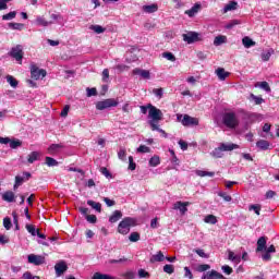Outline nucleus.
Returning a JSON list of instances; mask_svg holds the SVG:
<instances>
[{
  "mask_svg": "<svg viewBox=\"0 0 279 279\" xmlns=\"http://www.w3.org/2000/svg\"><path fill=\"white\" fill-rule=\"evenodd\" d=\"M259 88H263V90H266V93H271V87H269V83L267 82H260Z\"/></svg>",
  "mask_w": 279,
  "mask_h": 279,
  "instance_id": "53",
  "label": "nucleus"
},
{
  "mask_svg": "<svg viewBox=\"0 0 279 279\" xmlns=\"http://www.w3.org/2000/svg\"><path fill=\"white\" fill-rule=\"evenodd\" d=\"M163 271H165V274H169V276H171V274H173L175 271V267L171 264H166L163 266Z\"/></svg>",
  "mask_w": 279,
  "mask_h": 279,
  "instance_id": "42",
  "label": "nucleus"
},
{
  "mask_svg": "<svg viewBox=\"0 0 279 279\" xmlns=\"http://www.w3.org/2000/svg\"><path fill=\"white\" fill-rule=\"evenodd\" d=\"M222 123L227 128L234 130V128H236V125H239V118H236V113H234V112H227L222 117Z\"/></svg>",
  "mask_w": 279,
  "mask_h": 279,
  "instance_id": "2",
  "label": "nucleus"
},
{
  "mask_svg": "<svg viewBox=\"0 0 279 279\" xmlns=\"http://www.w3.org/2000/svg\"><path fill=\"white\" fill-rule=\"evenodd\" d=\"M129 241H131V243H136L137 241H141V234L138 232H132L129 236Z\"/></svg>",
  "mask_w": 279,
  "mask_h": 279,
  "instance_id": "39",
  "label": "nucleus"
},
{
  "mask_svg": "<svg viewBox=\"0 0 279 279\" xmlns=\"http://www.w3.org/2000/svg\"><path fill=\"white\" fill-rule=\"evenodd\" d=\"M149 151H151V148H149L148 146H145V145H141L137 148L138 154H149Z\"/></svg>",
  "mask_w": 279,
  "mask_h": 279,
  "instance_id": "51",
  "label": "nucleus"
},
{
  "mask_svg": "<svg viewBox=\"0 0 279 279\" xmlns=\"http://www.w3.org/2000/svg\"><path fill=\"white\" fill-rule=\"evenodd\" d=\"M12 19H16V11L9 12L2 16V21H12Z\"/></svg>",
  "mask_w": 279,
  "mask_h": 279,
  "instance_id": "47",
  "label": "nucleus"
},
{
  "mask_svg": "<svg viewBox=\"0 0 279 279\" xmlns=\"http://www.w3.org/2000/svg\"><path fill=\"white\" fill-rule=\"evenodd\" d=\"M160 165V157L155 155L149 159V166L150 167H158Z\"/></svg>",
  "mask_w": 279,
  "mask_h": 279,
  "instance_id": "36",
  "label": "nucleus"
},
{
  "mask_svg": "<svg viewBox=\"0 0 279 279\" xmlns=\"http://www.w3.org/2000/svg\"><path fill=\"white\" fill-rule=\"evenodd\" d=\"M218 195L219 197H222L225 202H232V196L228 195L226 192H219Z\"/></svg>",
  "mask_w": 279,
  "mask_h": 279,
  "instance_id": "55",
  "label": "nucleus"
},
{
  "mask_svg": "<svg viewBox=\"0 0 279 279\" xmlns=\"http://www.w3.org/2000/svg\"><path fill=\"white\" fill-rule=\"evenodd\" d=\"M22 279H40L39 276H33L32 272L26 271L23 274Z\"/></svg>",
  "mask_w": 279,
  "mask_h": 279,
  "instance_id": "57",
  "label": "nucleus"
},
{
  "mask_svg": "<svg viewBox=\"0 0 279 279\" xmlns=\"http://www.w3.org/2000/svg\"><path fill=\"white\" fill-rule=\"evenodd\" d=\"M35 24L39 27H49V25H52L53 22L46 21L43 16H37L35 20Z\"/></svg>",
  "mask_w": 279,
  "mask_h": 279,
  "instance_id": "17",
  "label": "nucleus"
},
{
  "mask_svg": "<svg viewBox=\"0 0 279 279\" xmlns=\"http://www.w3.org/2000/svg\"><path fill=\"white\" fill-rule=\"evenodd\" d=\"M92 279H117L110 275L101 274V272H95Z\"/></svg>",
  "mask_w": 279,
  "mask_h": 279,
  "instance_id": "32",
  "label": "nucleus"
},
{
  "mask_svg": "<svg viewBox=\"0 0 279 279\" xmlns=\"http://www.w3.org/2000/svg\"><path fill=\"white\" fill-rule=\"evenodd\" d=\"M177 120L179 123H182L184 128H191V125H199V120L197 118H193L189 114H177Z\"/></svg>",
  "mask_w": 279,
  "mask_h": 279,
  "instance_id": "3",
  "label": "nucleus"
},
{
  "mask_svg": "<svg viewBox=\"0 0 279 279\" xmlns=\"http://www.w3.org/2000/svg\"><path fill=\"white\" fill-rule=\"evenodd\" d=\"M251 98L253 99V101L255 102L256 106H260V104H265V99H263V97H260V96H256V95L252 94Z\"/></svg>",
  "mask_w": 279,
  "mask_h": 279,
  "instance_id": "44",
  "label": "nucleus"
},
{
  "mask_svg": "<svg viewBox=\"0 0 279 279\" xmlns=\"http://www.w3.org/2000/svg\"><path fill=\"white\" fill-rule=\"evenodd\" d=\"M28 263H31V265H43L45 258L40 255L31 254L28 255Z\"/></svg>",
  "mask_w": 279,
  "mask_h": 279,
  "instance_id": "12",
  "label": "nucleus"
},
{
  "mask_svg": "<svg viewBox=\"0 0 279 279\" xmlns=\"http://www.w3.org/2000/svg\"><path fill=\"white\" fill-rule=\"evenodd\" d=\"M134 226V219L126 217L121 220V222L118 225V232L119 234H130V230Z\"/></svg>",
  "mask_w": 279,
  "mask_h": 279,
  "instance_id": "4",
  "label": "nucleus"
},
{
  "mask_svg": "<svg viewBox=\"0 0 279 279\" xmlns=\"http://www.w3.org/2000/svg\"><path fill=\"white\" fill-rule=\"evenodd\" d=\"M125 156H126L125 148H120V150L118 151V158L120 160H125Z\"/></svg>",
  "mask_w": 279,
  "mask_h": 279,
  "instance_id": "63",
  "label": "nucleus"
},
{
  "mask_svg": "<svg viewBox=\"0 0 279 279\" xmlns=\"http://www.w3.org/2000/svg\"><path fill=\"white\" fill-rule=\"evenodd\" d=\"M36 160H40V153H39V151H32V153L27 156V162H28V165H34V162H36Z\"/></svg>",
  "mask_w": 279,
  "mask_h": 279,
  "instance_id": "19",
  "label": "nucleus"
},
{
  "mask_svg": "<svg viewBox=\"0 0 279 279\" xmlns=\"http://www.w3.org/2000/svg\"><path fill=\"white\" fill-rule=\"evenodd\" d=\"M122 278L134 279V278H136V272L129 270V271L122 274Z\"/></svg>",
  "mask_w": 279,
  "mask_h": 279,
  "instance_id": "49",
  "label": "nucleus"
},
{
  "mask_svg": "<svg viewBox=\"0 0 279 279\" xmlns=\"http://www.w3.org/2000/svg\"><path fill=\"white\" fill-rule=\"evenodd\" d=\"M183 40L187 43V45H193V43H199V40H202V35L196 32H189L183 34Z\"/></svg>",
  "mask_w": 279,
  "mask_h": 279,
  "instance_id": "7",
  "label": "nucleus"
},
{
  "mask_svg": "<svg viewBox=\"0 0 279 279\" xmlns=\"http://www.w3.org/2000/svg\"><path fill=\"white\" fill-rule=\"evenodd\" d=\"M9 145L11 149H16L17 147H21L23 143L21 142V140H10Z\"/></svg>",
  "mask_w": 279,
  "mask_h": 279,
  "instance_id": "38",
  "label": "nucleus"
},
{
  "mask_svg": "<svg viewBox=\"0 0 279 279\" xmlns=\"http://www.w3.org/2000/svg\"><path fill=\"white\" fill-rule=\"evenodd\" d=\"M29 178H32V173H29V172H24L22 175H16L14 191H16V189H19V186H21V184H23V182H25L26 180H29Z\"/></svg>",
  "mask_w": 279,
  "mask_h": 279,
  "instance_id": "11",
  "label": "nucleus"
},
{
  "mask_svg": "<svg viewBox=\"0 0 279 279\" xmlns=\"http://www.w3.org/2000/svg\"><path fill=\"white\" fill-rule=\"evenodd\" d=\"M267 250V238L260 236L257 240V248L256 252H265Z\"/></svg>",
  "mask_w": 279,
  "mask_h": 279,
  "instance_id": "13",
  "label": "nucleus"
},
{
  "mask_svg": "<svg viewBox=\"0 0 279 279\" xmlns=\"http://www.w3.org/2000/svg\"><path fill=\"white\" fill-rule=\"evenodd\" d=\"M46 165L48 167H58V160L52 157H46Z\"/></svg>",
  "mask_w": 279,
  "mask_h": 279,
  "instance_id": "46",
  "label": "nucleus"
},
{
  "mask_svg": "<svg viewBox=\"0 0 279 279\" xmlns=\"http://www.w3.org/2000/svg\"><path fill=\"white\" fill-rule=\"evenodd\" d=\"M210 156L213 158H223V149L221 148V146L215 148L211 153Z\"/></svg>",
  "mask_w": 279,
  "mask_h": 279,
  "instance_id": "27",
  "label": "nucleus"
},
{
  "mask_svg": "<svg viewBox=\"0 0 279 279\" xmlns=\"http://www.w3.org/2000/svg\"><path fill=\"white\" fill-rule=\"evenodd\" d=\"M256 146L259 148V149H263L264 151L269 149V142L265 141V140H260L256 143Z\"/></svg>",
  "mask_w": 279,
  "mask_h": 279,
  "instance_id": "33",
  "label": "nucleus"
},
{
  "mask_svg": "<svg viewBox=\"0 0 279 279\" xmlns=\"http://www.w3.org/2000/svg\"><path fill=\"white\" fill-rule=\"evenodd\" d=\"M236 25H241V22L239 20H232L226 25V28L232 29V27H236Z\"/></svg>",
  "mask_w": 279,
  "mask_h": 279,
  "instance_id": "52",
  "label": "nucleus"
},
{
  "mask_svg": "<svg viewBox=\"0 0 279 279\" xmlns=\"http://www.w3.org/2000/svg\"><path fill=\"white\" fill-rule=\"evenodd\" d=\"M250 210H254L255 214L260 215V205H251Z\"/></svg>",
  "mask_w": 279,
  "mask_h": 279,
  "instance_id": "62",
  "label": "nucleus"
},
{
  "mask_svg": "<svg viewBox=\"0 0 279 279\" xmlns=\"http://www.w3.org/2000/svg\"><path fill=\"white\" fill-rule=\"evenodd\" d=\"M229 260H232V263H241V255H234V252L229 251Z\"/></svg>",
  "mask_w": 279,
  "mask_h": 279,
  "instance_id": "37",
  "label": "nucleus"
},
{
  "mask_svg": "<svg viewBox=\"0 0 279 279\" xmlns=\"http://www.w3.org/2000/svg\"><path fill=\"white\" fill-rule=\"evenodd\" d=\"M86 219H87L88 223H97V216H95V215H87Z\"/></svg>",
  "mask_w": 279,
  "mask_h": 279,
  "instance_id": "64",
  "label": "nucleus"
},
{
  "mask_svg": "<svg viewBox=\"0 0 279 279\" xmlns=\"http://www.w3.org/2000/svg\"><path fill=\"white\" fill-rule=\"evenodd\" d=\"M210 269V265L208 264H201L197 266L196 271H199L201 274L204 271H208Z\"/></svg>",
  "mask_w": 279,
  "mask_h": 279,
  "instance_id": "50",
  "label": "nucleus"
},
{
  "mask_svg": "<svg viewBox=\"0 0 279 279\" xmlns=\"http://www.w3.org/2000/svg\"><path fill=\"white\" fill-rule=\"evenodd\" d=\"M31 77L33 80H39L40 77H47V71L43 69H38L36 64L31 65Z\"/></svg>",
  "mask_w": 279,
  "mask_h": 279,
  "instance_id": "8",
  "label": "nucleus"
},
{
  "mask_svg": "<svg viewBox=\"0 0 279 279\" xmlns=\"http://www.w3.org/2000/svg\"><path fill=\"white\" fill-rule=\"evenodd\" d=\"M236 5L238 3L236 2H230L229 4H227L225 8H223V12H232V10H236Z\"/></svg>",
  "mask_w": 279,
  "mask_h": 279,
  "instance_id": "45",
  "label": "nucleus"
},
{
  "mask_svg": "<svg viewBox=\"0 0 279 279\" xmlns=\"http://www.w3.org/2000/svg\"><path fill=\"white\" fill-rule=\"evenodd\" d=\"M242 44L246 49H250V47H254V45H256V43L250 37H244L242 39Z\"/></svg>",
  "mask_w": 279,
  "mask_h": 279,
  "instance_id": "30",
  "label": "nucleus"
},
{
  "mask_svg": "<svg viewBox=\"0 0 279 279\" xmlns=\"http://www.w3.org/2000/svg\"><path fill=\"white\" fill-rule=\"evenodd\" d=\"M271 56H274V49H268L264 52H262V60L264 62H269V58H271Z\"/></svg>",
  "mask_w": 279,
  "mask_h": 279,
  "instance_id": "29",
  "label": "nucleus"
},
{
  "mask_svg": "<svg viewBox=\"0 0 279 279\" xmlns=\"http://www.w3.org/2000/svg\"><path fill=\"white\" fill-rule=\"evenodd\" d=\"M119 100L114 98H108L96 104V110H106L108 108H117Z\"/></svg>",
  "mask_w": 279,
  "mask_h": 279,
  "instance_id": "5",
  "label": "nucleus"
},
{
  "mask_svg": "<svg viewBox=\"0 0 279 279\" xmlns=\"http://www.w3.org/2000/svg\"><path fill=\"white\" fill-rule=\"evenodd\" d=\"M143 12L146 14H154V12H158V4H148L143 7Z\"/></svg>",
  "mask_w": 279,
  "mask_h": 279,
  "instance_id": "23",
  "label": "nucleus"
},
{
  "mask_svg": "<svg viewBox=\"0 0 279 279\" xmlns=\"http://www.w3.org/2000/svg\"><path fill=\"white\" fill-rule=\"evenodd\" d=\"M9 56H11V58H14V60H16L19 64H22L23 63V46L17 45L13 47L9 52Z\"/></svg>",
  "mask_w": 279,
  "mask_h": 279,
  "instance_id": "6",
  "label": "nucleus"
},
{
  "mask_svg": "<svg viewBox=\"0 0 279 279\" xmlns=\"http://www.w3.org/2000/svg\"><path fill=\"white\" fill-rule=\"evenodd\" d=\"M220 148H222V151H233V149H239V145L233 143H221Z\"/></svg>",
  "mask_w": 279,
  "mask_h": 279,
  "instance_id": "18",
  "label": "nucleus"
},
{
  "mask_svg": "<svg viewBox=\"0 0 279 279\" xmlns=\"http://www.w3.org/2000/svg\"><path fill=\"white\" fill-rule=\"evenodd\" d=\"M121 217H123V213H121V210H114L113 214L110 216L109 221L110 223H117V221H119Z\"/></svg>",
  "mask_w": 279,
  "mask_h": 279,
  "instance_id": "25",
  "label": "nucleus"
},
{
  "mask_svg": "<svg viewBox=\"0 0 279 279\" xmlns=\"http://www.w3.org/2000/svg\"><path fill=\"white\" fill-rule=\"evenodd\" d=\"M64 146L62 144H51L48 147V154H51L52 156L54 154H58V151H60V149H62Z\"/></svg>",
  "mask_w": 279,
  "mask_h": 279,
  "instance_id": "21",
  "label": "nucleus"
},
{
  "mask_svg": "<svg viewBox=\"0 0 279 279\" xmlns=\"http://www.w3.org/2000/svg\"><path fill=\"white\" fill-rule=\"evenodd\" d=\"M100 172L102 173V175H105V178H112V174L106 167L100 168Z\"/></svg>",
  "mask_w": 279,
  "mask_h": 279,
  "instance_id": "61",
  "label": "nucleus"
},
{
  "mask_svg": "<svg viewBox=\"0 0 279 279\" xmlns=\"http://www.w3.org/2000/svg\"><path fill=\"white\" fill-rule=\"evenodd\" d=\"M184 278L193 279V272L191 271V268L184 267Z\"/></svg>",
  "mask_w": 279,
  "mask_h": 279,
  "instance_id": "60",
  "label": "nucleus"
},
{
  "mask_svg": "<svg viewBox=\"0 0 279 279\" xmlns=\"http://www.w3.org/2000/svg\"><path fill=\"white\" fill-rule=\"evenodd\" d=\"M68 269H69V266L66 265V262L59 260L54 265V271H56L57 278H60V276H62Z\"/></svg>",
  "mask_w": 279,
  "mask_h": 279,
  "instance_id": "9",
  "label": "nucleus"
},
{
  "mask_svg": "<svg viewBox=\"0 0 279 279\" xmlns=\"http://www.w3.org/2000/svg\"><path fill=\"white\" fill-rule=\"evenodd\" d=\"M86 93H87V97H95L97 96V88L87 87Z\"/></svg>",
  "mask_w": 279,
  "mask_h": 279,
  "instance_id": "54",
  "label": "nucleus"
},
{
  "mask_svg": "<svg viewBox=\"0 0 279 279\" xmlns=\"http://www.w3.org/2000/svg\"><path fill=\"white\" fill-rule=\"evenodd\" d=\"M7 82L12 88H16V86H19V81H16V78H14L12 75L7 76Z\"/></svg>",
  "mask_w": 279,
  "mask_h": 279,
  "instance_id": "35",
  "label": "nucleus"
},
{
  "mask_svg": "<svg viewBox=\"0 0 279 279\" xmlns=\"http://www.w3.org/2000/svg\"><path fill=\"white\" fill-rule=\"evenodd\" d=\"M199 8H202V4L196 3L190 10H186L185 14H187V16H190V17H193L195 14H197L199 12Z\"/></svg>",
  "mask_w": 279,
  "mask_h": 279,
  "instance_id": "22",
  "label": "nucleus"
},
{
  "mask_svg": "<svg viewBox=\"0 0 279 279\" xmlns=\"http://www.w3.org/2000/svg\"><path fill=\"white\" fill-rule=\"evenodd\" d=\"M87 205L90 206L97 213H101V205L95 201H87Z\"/></svg>",
  "mask_w": 279,
  "mask_h": 279,
  "instance_id": "31",
  "label": "nucleus"
},
{
  "mask_svg": "<svg viewBox=\"0 0 279 279\" xmlns=\"http://www.w3.org/2000/svg\"><path fill=\"white\" fill-rule=\"evenodd\" d=\"M196 175H198L199 178H215V172H209L206 170H196Z\"/></svg>",
  "mask_w": 279,
  "mask_h": 279,
  "instance_id": "28",
  "label": "nucleus"
},
{
  "mask_svg": "<svg viewBox=\"0 0 279 279\" xmlns=\"http://www.w3.org/2000/svg\"><path fill=\"white\" fill-rule=\"evenodd\" d=\"M89 29L95 32V34H104V32H106V28H104L101 25H90Z\"/></svg>",
  "mask_w": 279,
  "mask_h": 279,
  "instance_id": "34",
  "label": "nucleus"
},
{
  "mask_svg": "<svg viewBox=\"0 0 279 279\" xmlns=\"http://www.w3.org/2000/svg\"><path fill=\"white\" fill-rule=\"evenodd\" d=\"M216 75H217L218 80H220V82H223L226 80V77L230 76V72H226V69H223V68H218L216 70Z\"/></svg>",
  "mask_w": 279,
  "mask_h": 279,
  "instance_id": "16",
  "label": "nucleus"
},
{
  "mask_svg": "<svg viewBox=\"0 0 279 279\" xmlns=\"http://www.w3.org/2000/svg\"><path fill=\"white\" fill-rule=\"evenodd\" d=\"M225 43H228V37H226L223 35H219V36L215 37V39H214L215 47L225 45Z\"/></svg>",
  "mask_w": 279,
  "mask_h": 279,
  "instance_id": "26",
  "label": "nucleus"
},
{
  "mask_svg": "<svg viewBox=\"0 0 279 279\" xmlns=\"http://www.w3.org/2000/svg\"><path fill=\"white\" fill-rule=\"evenodd\" d=\"M205 223H211V226H215L217 223V217L214 215H207L204 219Z\"/></svg>",
  "mask_w": 279,
  "mask_h": 279,
  "instance_id": "40",
  "label": "nucleus"
},
{
  "mask_svg": "<svg viewBox=\"0 0 279 279\" xmlns=\"http://www.w3.org/2000/svg\"><path fill=\"white\" fill-rule=\"evenodd\" d=\"M149 111H148V121L153 132H160L161 134H165V130L160 129L158 125L159 121H162V111L158 108H156L154 105L149 104L148 105Z\"/></svg>",
  "mask_w": 279,
  "mask_h": 279,
  "instance_id": "1",
  "label": "nucleus"
},
{
  "mask_svg": "<svg viewBox=\"0 0 279 279\" xmlns=\"http://www.w3.org/2000/svg\"><path fill=\"white\" fill-rule=\"evenodd\" d=\"M3 227L5 228V230H10V228H12V220L10 218H4L3 219Z\"/></svg>",
  "mask_w": 279,
  "mask_h": 279,
  "instance_id": "59",
  "label": "nucleus"
},
{
  "mask_svg": "<svg viewBox=\"0 0 279 279\" xmlns=\"http://www.w3.org/2000/svg\"><path fill=\"white\" fill-rule=\"evenodd\" d=\"M133 75H140L141 77H143V80H149V77H151V74L149 73V71L141 70L138 68L133 70Z\"/></svg>",
  "mask_w": 279,
  "mask_h": 279,
  "instance_id": "14",
  "label": "nucleus"
},
{
  "mask_svg": "<svg viewBox=\"0 0 279 279\" xmlns=\"http://www.w3.org/2000/svg\"><path fill=\"white\" fill-rule=\"evenodd\" d=\"M162 58L169 60V62H175V54L173 52H162Z\"/></svg>",
  "mask_w": 279,
  "mask_h": 279,
  "instance_id": "41",
  "label": "nucleus"
},
{
  "mask_svg": "<svg viewBox=\"0 0 279 279\" xmlns=\"http://www.w3.org/2000/svg\"><path fill=\"white\" fill-rule=\"evenodd\" d=\"M129 169L131 171L136 170V163L134 162V157H132V156L129 157Z\"/></svg>",
  "mask_w": 279,
  "mask_h": 279,
  "instance_id": "56",
  "label": "nucleus"
},
{
  "mask_svg": "<svg viewBox=\"0 0 279 279\" xmlns=\"http://www.w3.org/2000/svg\"><path fill=\"white\" fill-rule=\"evenodd\" d=\"M190 205L191 203L189 202L179 201L174 203L173 208L174 210H180L181 215H186V213H189V208H186V206H190Z\"/></svg>",
  "mask_w": 279,
  "mask_h": 279,
  "instance_id": "10",
  "label": "nucleus"
},
{
  "mask_svg": "<svg viewBox=\"0 0 279 279\" xmlns=\"http://www.w3.org/2000/svg\"><path fill=\"white\" fill-rule=\"evenodd\" d=\"M195 254H197L198 256H201V258H210V255H208L206 252H204V250L202 248H195L194 250Z\"/></svg>",
  "mask_w": 279,
  "mask_h": 279,
  "instance_id": "48",
  "label": "nucleus"
},
{
  "mask_svg": "<svg viewBox=\"0 0 279 279\" xmlns=\"http://www.w3.org/2000/svg\"><path fill=\"white\" fill-rule=\"evenodd\" d=\"M9 27H11V29H23L24 25L22 23H10Z\"/></svg>",
  "mask_w": 279,
  "mask_h": 279,
  "instance_id": "58",
  "label": "nucleus"
},
{
  "mask_svg": "<svg viewBox=\"0 0 279 279\" xmlns=\"http://www.w3.org/2000/svg\"><path fill=\"white\" fill-rule=\"evenodd\" d=\"M26 230L29 232V234H32V236H36L38 233V229H36L34 225H26Z\"/></svg>",
  "mask_w": 279,
  "mask_h": 279,
  "instance_id": "43",
  "label": "nucleus"
},
{
  "mask_svg": "<svg viewBox=\"0 0 279 279\" xmlns=\"http://www.w3.org/2000/svg\"><path fill=\"white\" fill-rule=\"evenodd\" d=\"M14 192L8 191L2 194L3 202H8L9 204H12L14 202Z\"/></svg>",
  "mask_w": 279,
  "mask_h": 279,
  "instance_id": "24",
  "label": "nucleus"
},
{
  "mask_svg": "<svg viewBox=\"0 0 279 279\" xmlns=\"http://www.w3.org/2000/svg\"><path fill=\"white\" fill-rule=\"evenodd\" d=\"M165 258H166L165 254L161 251H159V252H157V254H155L150 257V263H162V260H165Z\"/></svg>",
  "mask_w": 279,
  "mask_h": 279,
  "instance_id": "20",
  "label": "nucleus"
},
{
  "mask_svg": "<svg viewBox=\"0 0 279 279\" xmlns=\"http://www.w3.org/2000/svg\"><path fill=\"white\" fill-rule=\"evenodd\" d=\"M202 279H223V275L217 270H211L202 277Z\"/></svg>",
  "mask_w": 279,
  "mask_h": 279,
  "instance_id": "15",
  "label": "nucleus"
}]
</instances>
